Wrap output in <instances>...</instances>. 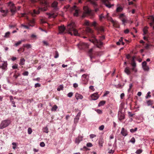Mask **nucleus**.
<instances>
[{
	"label": "nucleus",
	"instance_id": "31",
	"mask_svg": "<svg viewBox=\"0 0 154 154\" xmlns=\"http://www.w3.org/2000/svg\"><path fill=\"white\" fill-rule=\"evenodd\" d=\"M86 31L88 32L92 33L93 32V30L89 27H87L86 28Z\"/></svg>",
	"mask_w": 154,
	"mask_h": 154
},
{
	"label": "nucleus",
	"instance_id": "61",
	"mask_svg": "<svg viewBox=\"0 0 154 154\" xmlns=\"http://www.w3.org/2000/svg\"><path fill=\"white\" fill-rule=\"evenodd\" d=\"M124 14H121L119 16V18L121 19L122 18H124Z\"/></svg>",
	"mask_w": 154,
	"mask_h": 154
},
{
	"label": "nucleus",
	"instance_id": "3",
	"mask_svg": "<svg viewBox=\"0 0 154 154\" xmlns=\"http://www.w3.org/2000/svg\"><path fill=\"white\" fill-rule=\"evenodd\" d=\"M10 123V121L8 119L2 121L0 125V129H2L6 127L9 125Z\"/></svg>",
	"mask_w": 154,
	"mask_h": 154
},
{
	"label": "nucleus",
	"instance_id": "25",
	"mask_svg": "<svg viewBox=\"0 0 154 154\" xmlns=\"http://www.w3.org/2000/svg\"><path fill=\"white\" fill-rule=\"evenodd\" d=\"M0 11L1 12V13L2 14V15L3 16H5L7 12V10H3L2 9H0Z\"/></svg>",
	"mask_w": 154,
	"mask_h": 154
},
{
	"label": "nucleus",
	"instance_id": "12",
	"mask_svg": "<svg viewBox=\"0 0 154 154\" xmlns=\"http://www.w3.org/2000/svg\"><path fill=\"white\" fill-rule=\"evenodd\" d=\"M107 20L110 21L112 22L114 26L116 27H119V24L116 22L114 21L110 17H107Z\"/></svg>",
	"mask_w": 154,
	"mask_h": 154
},
{
	"label": "nucleus",
	"instance_id": "47",
	"mask_svg": "<svg viewBox=\"0 0 154 154\" xmlns=\"http://www.w3.org/2000/svg\"><path fill=\"white\" fill-rule=\"evenodd\" d=\"M103 140H100L99 141V145L101 146L102 147L103 146Z\"/></svg>",
	"mask_w": 154,
	"mask_h": 154
},
{
	"label": "nucleus",
	"instance_id": "27",
	"mask_svg": "<svg viewBox=\"0 0 154 154\" xmlns=\"http://www.w3.org/2000/svg\"><path fill=\"white\" fill-rule=\"evenodd\" d=\"M23 46L26 48L27 49H29L32 47V46L29 44H23Z\"/></svg>",
	"mask_w": 154,
	"mask_h": 154
},
{
	"label": "nucleus",
	"instance_id": "46",
	"mask_svg": "<svg viewBox=\"0 0 154 154\" xmlns=\"http://www.w3.org/2000/svg\"><path fill=\"white\" fill-rule=\"evenodd\" d=\"M130 141L133 144H134L135 142V140L134 138V137H132Z\"/></svg>",
	"mask_w": 154,
	"mask_h": 154
},
{
	"label": "nucleus",
	"instance_id": "1",
	"mask_svg": "<svg viewBox=\"0 0 154 154\" xmlns=\"http://www.w3.org/2000/svg\"><path fill=\"white\" fill-rule=\"evenodd\" d=\"M75 27L76 25L75 23L73 21H72L67 25L66 29L69 32V33L71 35H73L72 33L71 32L73 31L75 35L79 36V34L78 33L77 30L75 29Z\"/></svg>",
	"mask_w": 154,
	"mask_h": 154
},
{
	"label": "nucleus",
	"instance_id": "50",
	"mask_svg": "<svg viewBox=\"0 0 154 154\" xmlns=\"http://www.w3.org/2000/svg\"><path fill=\"white\" fill-rule=\"evenodd\" d=\"M21 27H23L24 28H25L27 29H29V26H27L26 25H25L23 24H21Z\"/></svg>",
	"mask_w": 154,
	"mask_h": 154
},
{
	"label": "nucleus",
	"instance_id": "52",
	"mask_svg": "<svg viewBox=\"0 0 154 154\" xmlns=\"http://www.w3.org/2000/svg\"><path fill=\"white\" fill-rule=\"evenodd\" d=\"M95 110L98 114H101L102 112V111L100 109H96Z\"/></svg>",
	"mask_w": 154,
	"mask_h": 154
},
{
	"label": "nucleus",
	"instance_id": "5",
	"mask_svg": "<svg viewBox=\"0 0 154 154\" xmlns=\"http://www.w3.org/2000/svg\"><path fill=\"white\" fill-rule=\"evenodd\" d=\"M89 41L97 45V47L100 48L103 45V43L100 41H98L95 38H94L93 39H90Z\"/></svg>",
	"mask_w": 154,
	"mask_h": 154
},
{
	"label": "nucleus",
	"instance_id": "15",
	"mask_svg": "<svg viewBox=\"0 0 154 154\" xmlns=\"http://www.w3.org/2000/svg\"><path fill=\"white\" fill-rule=\"evenodd\" d=\"M66 29L63 25H62L59 27V33L63 34Z\"/></svg>",
	"mask_w": 154,
	"mask_h": 154
},
{
	"label": "nucleus",
	"instance_id": "64",
	"mask_svg": "<svg viewBox=\"0 0 154 154\" xmlns=\"http://www.w3.org/2000/svg\"><path fill=\"white\" fill-rule=\"evenodd\" d=\"M96 24V22L95 21L93 22L91 24V25L93 26H95Z\"/></svg>",
	"mask_w": 154,
	"mask_h": 154
},
{
	"label": "nucleus",
	"instance_id": "2",
	"mask_svg": "<svg viewBox=\"0 0 154 154\" xmlns=\"http://www.w3.org/2000/svg\"><path fill=\"white\" fill-rule=\"evenodd\" d=\"M40 2L43 4L45 7L44 8L39 7L37 11H36L35 10H34L33 12H30V13L32 16H35V14H39L40 11H45L47 10V7L48 5L47 2L45 0H41Z\"/></svg>",
	"mask_w": 154,
	"mask_h": 154
},
{
	"label": "nucleus",
	"instance_id": "10",
	"mask_svg": "<svg viewBox=\"0 0 154 154\" xmlns=\"http://www.w3.org/2000/svg\"><path fill=\"white\" fill-rule=\"evenodd\" d=\"M100 96L97 93H95L91 94L90 96L91 100H97L99 97Z\"/></svg>",
	"mask_w": 154,
	"mask_h": 154
},
{
	"label": "nucleus",
	"instance_id": "45",
	"mask_svg": "<svg viewBox=\"0 0 154 154\" xmlns=\"http://www.w3.org/2000/svg\"><path fill=\"white\" fill-rule=\"evenodd\" d=\"M79 118L75 117L74 119V123L75 124H77L78 122Z\"/></svg>",
	"mask_w": 154,
	"mask_h": 154
},
{
	"label": "nucleus",
	"instance_id": "20",
	"mask_svg": "<svg viewBox=\"0 0 154 154\" xmlns=\"http://www.w3.org/2000/svg\"><path fill=\"white\" fill-rule=\"evenodd\" d=\"M57 5L58 2L56 1H54L52 4L51 6L54 8L55 10H58V8L57 7Z\"/></svg>",
	"mask_w": 154,
	"mask_h": 154
},
{
	"label": "nucleus",
	"instance_id": "4",
	"mask_svg": "<svg viewBox=\"0 0 154 154\" xmlns=\"http://www.w3.org/2000/svg\"><path fill=\"white\" fill-rule=\"evenodd\" d=\"M21 17H25L26 18L27 20L29 22L28 25H29V26L33 27L34 26V24L35 23V20L34 19H33L31 20H29V18L26 16V14L25 13L22 14Z\"/></svg>",
	"mask_w": 154,
	"mask_h": 154
},
{
	"label": "nucleus",
	"instance_id": "8",
	"mask_svg": "<svg viewBox=\"0 0 154 154\" xmlns=\"http://www.w3.org/2000/svg\"><path fill=\"white\" fill-rule=\"evenodd\" d=\"M8 5L10 8L11 12L13 14H14L16 11V8L14 4L11 2H9L8 3Z\"/></svg>",
	"mask_w": 154,
	"mask_h": 154
},
{
	"label": "nucleus",
	"instance_id": "26",
	"mask_svg": "<svg viewBox=\"0 0 154 154\" xmlns=\"http://www.w3.org/2000/svg\"><path fill=\"white\" fill-rule=\"evenodd\" d=\"M153 101L151 100L146 101V103L148 106H152L153 104Z\"/></svg>",
	"mask_w": 154,
	"mask_h": 154
},
{
	"label": "nucleus",
	"instance_id": "37",
	"mask_svg": "<svg viewBox=\"0 0 154 154\" xmlns=\"http://www.w3.org/2000/svg\"><path fill=\"white\" fill-rule=\"evenodd\" d=\"M121 20L122 22V24L125 26V23L127 22V20L125 18H122Z\"/></svg>",
	"mask_w": 154,
	"mask_h": 154
},
{
	"label": "nucleus",
	"instance_id": "29",
	"mask_svg": "<svg viewBox=\"0 0 154 154\" xmlns=\"http://www.w3.org/2000/svg\"><path fill=\"white\" fill-rule=\"evenodd\" d=\"M24 40H22L18 41L17 42L15 43V46H18V45H20L22 42H24Z\"/></svg>",
	"mask_w": 154,
	"mask_h": 154
},
{
	"label": "nucleus",
	"instance_id": "21",
	"mask_svg": "<svg viewBox=\"0 0 154 154\" xmlns=\"http://www.w3.org/2000/svg\"><path fill=\"white\" fill-rule=\"evenodd\" d=\"M148 18L152 22L151 23H150V25L151 26H152V23H154V17L153 16L151 15L149 16Z\"/></svg>",
	"mask_w": 154,
	"mask_h": 154
},
{
	"label": "nucleus",
	"instance_id": "35",
	"mask_svg": "<svg viewBox=\"0 0 154 154\" xmlns=\"http://www.w3.org/2000/svg\"><path fill=\"white\" fill-rule=\"evenodd\" d=\"M93 50V48H92L90 49L89 50V51H88V53L90 54V58L91 59L93 58V57H92L91 55V53H92Z\"/></svg>",
	"mask_w": 154,
	"mask_h": 154
},
{
	"label": "nucleus",
	"instance_id": "39",
	"mask_svg": "<svg viewBox=\"0 0 154 154\" xmlns=\"http://www.w3.org/2000/svg\"><path fill=\"white\" fill-rule=\"evenodd\" d=\"M137 129V128H135L134 129L132 128L130 129V131L131 132L133 133L136 131Z\"/></svg>",
	"mask_w": 154,
	"mask_h": 154
},
{
	"label": "nucleus",
	"instance_id": "16",
	"mask_svg": "<svg viewBox=\"0 0 154 154\" xmlns=\"http://www.w3.org/2000/svg\"><path fill=\"white\" fill-rule=\"evenodd\" d=\"M83 137L81 136H79L76 138L75 143L78 144L82 140Z\"/></svg>",
	"mask_w": 154,
	"mask_h": 154
},
{
	"label": "nucleus",
	"instance_id": "63",
	"mask_svg": "<svg viewBox=\"0 0 154 154\" xmlns=\"http://www.w3.org/2000/svg\"><path fill=\"white\" fill-rule=\"evenodd\" d=\"M41 86L40 84L39 83H36L35 85V88H37V87H40Z\"/></svg>",
	"mask_w": 154,
	"mask_h": 154
},
{
	"label": "nucleus",
	"instance_id": "40",
	"mask_svg": "<svg viewBox=\"0 0 154 154\" xmlns=\"http://www.w3.org/2000/svg\"><path fill=\"white\" fill-rule=\"evenodd\" d=\"M10 32H8L5 33V35L4 36V37L5 38H8L9 37Z\"/></svg>",
	"mask_w": 154,
	"mask_h": 154
},
{
	"label": "nucleus",
	"instance_id": "36",
	"mask_svg": "<svg viewBox=\"0 0 154 154\" xmlns=\"http://www.w3.org/2000/svg\"><path fill=\"white\" fill-rule=\"evenodd\" d=\"M48 129L47 127H44L42 129L43 131L45 133H48Z\"/></svg>",
	"mask_w": 154,
	"mask_h": 154
},
{
	"label": "nucleus",
	"instance_id": "17",
	"mask_svg": "<svg viewBox=\"0 0 154 154\" xmlns=\"http://www.w3.org/2000/svg\"><path fill=\"white\" fill-rule=\"evenodd\" d=\"M125 118L124 114L121 112L118 113V118L120 120H122L124 119Z\"/></svg>",
	"mask_w": 154,
	"mask_h": 154
},
{
	"label": "nucleus",
	"instance_id": "18",
	"mask_svg": "<svg viewBox=\"0 0 154 154\" xmlns=\"http://www.w3.org/2000/svg\"><path fill=\"white\" fill-rule=\"evenodd\" d=\"M75 97L76 99L77 100L82 99L83 98V96L82 95L79 93L75 94Z\"/></svg>",
	"mask_w": 154,
	"mask_h": 154
},
{
	"label": "nucleus",
	"instance_id": "14",
	"mask_svg": "<svg viewBox=\"0 0 154 154\" xmlns=\"http://www.w3.org/2000/svg\"><path fill=\"white\" fill-rule=\"evenodd\" d=\"M121 133L122 136L124 137L126 136L128 134L127 130L124 128H122Z\"/></svg>",
	"mask_w": 154,
	"mask_h": 154
},
{
	"label": "nucleus",
	"instance_id": "54",
	"mask_svg": "<svg viewBox=\"0 0 154 154\" xmlns=\"http://www.w3.org/2000/svg\"><path fill=\"white\" fill-rule=\"evenodd\" d=\"M73 94L72 92H69L67 94V96L69 97H71L72 96Z\"/></svg>",
	"mask_w": 154,
	"mask_h": 154
},
{
	"label": "nucleus",
	"instance_id": "13",
	"mask_svg": "<svg viewBox=\"0 0 154 154\" xmlns=\"http://www.w3.org/2000/svg\"><path fill=\"white\" fill-rule=\"evenodd\" d=\"M46 14L48 16V18H55L56 17L57 15V13H46Z\"/></svg>",
	"mask_w": 154,
	"mask_h": 154
},
{
	"label": "nucleus",
	"instance_id": "11",
	"mask_svg": "<svg viewBox=\"0 0 154 154\" xmlns=\"http://www.w3.org/2000/svg\"><path fill=\"white\" fill-rule=\"evenodd\" d=\"M71 11L75 10V13L74 14V16H75L77 17L78 16V13L79 11V10L77 9L75 5H74L72 8L71 9Z\"/></svg>",
	"mask_w": 154,
	"mask_h": 154
},
{
	"label": "nucleus",
	"instance_id": "42",
	"mask_svg": "<svg viewBox=\"0 0 154 154\" xmlns=\"http://www.w3.org/2000/svg\"><path fill=\"white\" fill-rule=\"evenodd\" d=\"M122 10V8L120 7H118L116 9V11L117 12H120Z\"/></svg>",
	"mask_w": 154,
	"mask_h": 154
},
{
	"label": "nucleus",
	"instance_id": "62",
	"mask_svg": "<svg viewBox=\"0 0 154 154\" xmlns=\"http://www.w3.org/2000/svg\"><path fill=\"white\" fill-rule=\"evenodd\" d=\"M146 61H144L142 63V67H143L145 66H146Z\"/></svg>",
	"mask_w": 154,
	"mask_h": 154
},
{
	"label": "nucleus",
	"instance_id": "43",
	"mask_svg": "<svg viewBox=\"0 0 154 154\" xmlns=\"http://www.w3.org/2000/svg\"><path fill=\"white\" fill-rule=\"evenodd\" d=\"M32 132V130L31 128H28V133L29 134H31Z\"/></svg>",
	"mask_w": 154,
	"mask_h": 154
},
{
	"label": "nucleus",
	"instance_id": "58",
	"mask_svg": "<svg viewBox=\"0 0 154 154\" xmlns=\"http://www.w3.org/2000/svg\"><path fill=\"white\" fill-rule=\"evenodd\" d=\"M104 127L103 125H102L99 127V129L100 131L103 130L104 128Z\"/></svg>",
	"mask_w": 154,
	"mask_h": 154
},
{
	"label": "nucleus",
	"instance_id": "59",
	"mask_svg": "<svg viewBox=\"0 0 154 154\" xmlns=\"http://www.w3.org/2000/svg\"><path fill=\"white\" fill-rule=\"evenodd\" d=\"M89 89L92 90V91H94L95 90V89L93 86H90L89 87Z\"/></svg>",
	"mask_w": 154,
	"mask_h": 154
},
{
	"label": "nucleus",
	"instance_id": "60",
	"mask_svg": "<svg viewBox=\"0 0 154 154\" xmlns=\"http://www.w3.org/2000/svg\"><path fill=\"white\" fill-rule=\"evenodd\" d=\"M40 145L41 147H44L45 146V144L44 142H41L40 143Z\"/></svg>",
	"mask_w": 154,
	"mask_h": 154
},
{
	"label": "nucleus",
	"instance_id": "19",
	"mask_svg": "<svg viewBox=\"0 0 154 154\" xmlns=\"http://www.w3.org/2000/svg\"><path fill=\"white\" fill-rule=\"evenodd\" d=\"M83 9L86 14H89L90 13L91 11L87 6L84 7Z\"/></svg>",
	"mask_w": 154,
	"mask_h": 154
},
{
	"label": "nucleus",
	"instance_id": "55",
	"mask_svg": "<svg viewBox=\"0 0 154 154\" xmlns=\"http://www.w3.org/2000/svg\"><path fill=\"white\" fill-rule=\"evenodd\" d=\"M129 88L128 89V92H130L131 91V89L132 88V87H133V85H132V84H130L129 85Z\"/></svg>",
	"mask_w": 154,
	"mask_h": 154
},
{
	"label": "nucleus",
	"instance_id": "22",
	"mask_svg": "<svg viewBox=\"0 0 154 154\" xmlns=\"http://www.w3.org/2000/svg\"><path fill=\"white\" fill-rule=\"evenodd\" d=\"M124 72L128 75L130 74L131 73V71L128 67H126L125 68Z\"/></svg>",
	"mask_w": 154,
	"mask_h": 154
},
{
	"label": "nucleus",
	"instance_id": "24",
	"mask_svg": "<svg viewBox=\"0 0 154 154\" xmlns=\"http://www.w3.org/2000/svg\"><path fill=\"white\" fill-rule=\"evenodd\" d=\"M25 60L24 58H22L20 59L19 65L20 66L23 65L25 64Z\"/></svg>",
	"mask_w": 154,
	"mask_h": 154
},
{
	"label": "nucleus",
	"instance_id": "57",
	"mask_svg": "<svg viewBox=\"0 0 154 154\" xmlns=\"http://www.w3.org/2000/svg\"><path fill=\"white\" fill-rule=\"evenodd\" d=\"M89 136L90 138L91 139H92L93 138L96 137V135L94 134H91Z\"/></svg>",
	"mask_w": 154,
	"mask_h": 154
},
{
	"label": "nucleus",
	"instance_id": "41",
	"mask_svg": "<svg viewBox=\"0 0 154 154\" xmlns=\"http://www.w3.org/2000/svg\"><path fill=\"white\" fill-rule=\"evenodd\" d=\"M12 144L13 146L12 147L13 148L15 149L16 148L17 143L15 142H13L12 143Z\"/></svg>",
	"mask_w": 154,
	"mask_h": 154
},
{
	"label": "nucleus",
	"instance_id": "56",
	"mask_svg": "<svg viewBox=\"0 0 154 154\" xmlns=\"http://www.w3.org/2000/svg\"><path fill=\"white\" fill-rule=\"evenodd\" d=\"M86 146L88 147H91L93 146V145L90 143H88L87 144Z\"/></svg>",
	"mask_w": 154,
	"mask_h": 154
},
{
	"label": "nucleus",
	"instance_id": "6",
	"mask_svg": "<svg viewBox=\"0 0 154 154\" xmlns=\"http://www.w3.org/2000/svg\"><path fill=\"white\" fill-rule=\"evenodd\" d=\"M78 48L80 50H83L88 48L89 46V45L83 42H80L77 44Z\"/></svg>",
	"mask_w": 154,
	"mask_h": 154
},
{
	"label": "nucleus",
	"instance_id": "23",
	"mask_svg": "<svg viewBox=\"0 0 154 154\" xmlns=\"http://www.w3.org/2000/svg\"><path fill=\"white\" fill-rule=\"evenodd\" d=\"M109 13H107V14L106 15V17H105V16H103V14H102L101 15H99V19L100 20H101L102 18H105L107 19V17H109Z\"/></svg>",
	"mask_w": 154,
	"mask_h": 154
},
{
	"label": "nucleus",
	"instance_id": "30",
	"mask_svg": "<svg viewBox=\"0 0 154 154\" xmlns=\"http://www.w3.org/2000/svg\"><path fill=\"white\" fill-rule=\"evenodd\" d=\"M148 27L147 26L145 27L143 29V35H145L147 33Z\"/></svg>",
	"mask_w": 154,
	"mask_h": 154
},
{
	"label": "nucleus",
	"instance_id": "9",
	"mask_svg": "<svg viewBox=\"0 0 154 154\" xmlns=\"http://www.w3.org/2000/svg\"><path fill=\"white\" fill-rule=\"evenodd\" d=\"M89 79V76L87 75L84 74L82 76V80L83 83L87 84Z\"/></svg>",
	"mask_w": 154,
	"mask_h": 154
},
{
	"label": "nucleus",
	"instance_id": "7",
	"mask_svg": "<svg viewBox=\"0 0 154 154\" xmlns=\"http://www.w3.org/2000/svg\"><path fill=\"white\" fill-rule=\"evenodd\" d=\"M1 63H0V69H1L3 71H5L7 69V61H1Z\"/></svg>",
	"mask_w": 154,
	"mask_h": 154
},
{
	"label": "nucleus",
	"instance_id": "34",
	"mask_svg": "<svg viewBox=\"0 0 154 154\" xmlns=\"http://www.w3.org/2000/svg\"><path fill=\"white\" fill-rule=\"evenodd\" d=\"M97 29L98 30L100 31L101 32H103L104 31V29L102 26L98 27Z\"/></svg>",
	"mask_w": 154,
	"mask_h": 154
},
{
	"label": "nucleus",
	"instance_id": "33",
	"mask_svg": "<svg viewBox=\"0 0 154 154\" xmlns=\"http://www.w3.org/2000/svg\"><path fill=\"white\" fill-rule=\"evenodd\" d=\"M57 106L56 105H54L52 107L51 110L52 111H56L57 109Z\"/></svg>",
	"mask_w": 154,
	"mask_h": 154
},
{
	"label": "nucleus",
	"instance_id": "51",
	"mask_svg": "<svg viewBox=\"0 0 154 154\" xmlns=\"http://www.w3.org/2000/svg\"><path fill=\"white\" fill-rule=\"evenodd\" d=\"M29 74V72L28 71H26L22 73V75L24 76H28Z\"/></svg>",
	"mask_w": 154,
	"mask_h": 154
},
{
	"label": "nucleus",
	"instance_id": "44",
	"mask_svg": "<svg viewBox=\"0 0 154 154\" xmlns=\"http://www.w3.org/2000/svg\"><path fill=\"white\" fill-rule=\"evenodd\" d=\"M85 25L86 26H89L91 25V24L90 23L89 21L88 20H85L84 23Z\"/></svg>",
	"mask_w": 154,
	"mask_h": 154
},
{
	"label": "nucleus",
	"instance_id": "32",
	"mask_svg": "<svg viewBox=\"0 0 154 154\" xmlns=\"http://www.w3.org/2000/svg\"><path fill=\"white\" fill-rule=\"evenodd\" d=\"M134 57H133L132 58V62L131 63V65L133 67H135L136 66V64L134 62Z\"/></svg>",
	"mask_w": 154,
	"mask_h": 154
},
{
	"label": "nucleus",
	"instance_id": "48",
	"mask_svg": "<svg viewBox=\"0 0 154 154\" xmlns=\"http://www.w3.org/2000/svg\"><path fill=\"white\" fill-rule=\"evenodd\" d=\"M142 152V150L141 149H139L137 150L135 152V153L137 154H140Z\"/></svg>",
	"mask_w": 154,
	"mask_h": 154
},
{
	"label": "nucleus",
	"instance_id": "53",
	"mask_svg": "<svg viewBox=\"0 0 154 154\" xmlns=\"http://www.w3.org/2000/svg\"><path fill=\"white\" fill-rule=\"evenodd\" d=\"M55 55L54 56L55 58H57L59 57V54L57 51H55Z\"/></svg>",
	"mask_w": 154,
	"mask_h": 154
},
{
	"label": "nucleus",
	"instance_id": "49",
	"mask_svg": "<svg viewBox=\"0 0 154 154\" xmlns=\"http://www.w3.org/2000/svg\"><path fill=\"white\" fill-rule=\"evenodd\" d=\"M143 69L145 71H147L149 69V68L148 66H145L143 67Z\"/></svg>",
	"mask_w": 154,
	"mask_h": 154
},
{
	"label": "nucleus",
	"instance_id": "28",
	"mask_svg": "<svg viewBox=\"0 0 154 154\" xmlns=\"http://www.w3.org/2000/svg\"><path fill=\"white\" fill-rule=\"evenodd\" d=\"M106 103V101H105L103 100L100 102L99 103L98 106H103Z\"/></svg>",
	"mask_w": 154,
	"mask_h": 154
},
{
	"label": "nucleus",
	"instance_id": "38",
	"mask_svg": "<svg viewBox=\"0 0 154 154\" xmlns=\"http://www.w3.org/2000/svg\"><path fill=\"white\" fill-rule=\"evenodd\" d=\"M151 92L150 91H149L147 94V95L145 97V98L147 99H148L149 98H150L151 97V95H150Z\"/></svg>",
	"mask_w": 154,
	"mask_h": 154
}]
</instances>
